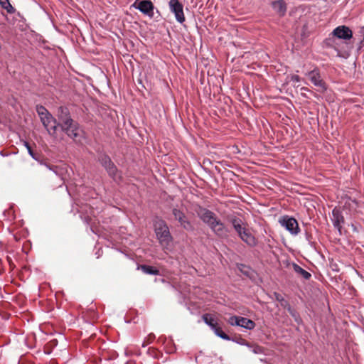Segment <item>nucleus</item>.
Segmentation results:
<instances>
[{"mask_svg":"<svg viewBox=\"0 0 364 364\" xmlns=\"http://www.w3.org/2000/svg\"><path fill=\"white\" fill-rule=\"evenodd\" d=\"M195 211L198 217L205 223L217 236L220 237L227 236L228 233V228L213 212L200 205H197L195 208Z\"/></svg>","mask_w":364,"mask_h":364,"instance_id":"nucleus-1","label":"nucleus"},{"mask_svg":"<svg viewBox=\"0 0 364 364\" xmlns=\"http://www.w3.org/2000/svg\"><path fill=\"white\" fill-rule=\"evenodd\" d=\"M154 231L162 249L166 252L172 249L173 237L171 235L169 228L163 220H158L154 224Z\"/></svg>","mask_w":364,"mask_h":364,"instance_id":"nucleus-2","label":"nucleus"},{"mask_svg":"<svg viewBox=\"0 0 364 364\" xmlns=\"http://www.w3.org/2000/svg\"><path fill=\"white\" fill-rule=\"evenodd\" d=\"M36 112L48 134L55 137L56 135L57 128L58 127L56 119L53 117L48 110L42 105L36 106Z\"/></svg>","mask_w":364,"mask_h":364,"instance_id":"nucleus-3","label":"nucleus"},{"mask_svg":"<svg viewBox=\"0 0 364 364\" xmlns=\"http://www.w3.org/2000/svg\"><path fill=\"white\" fill-rule=\"evenodd\" d=\"M68 137L71 139L76 144H82L85 139V132L80 124L74 119L59 127Z\"/></svg>","mask_w":364,"mask_h":364,"instance_id":"nucleus-4","label":"nucleus"},{"mask_svg":"<svg viewBox=\"0 0 364 364\" xmlns=\"http://www.w3.org/2000/svg\"><path fill=\"white\" fill-rule=\"evenodd\" d=\"M97 161L114 182L119 183L122 181V177L120 171L107 154L105 153L100 154L97 157Z\"/></svg>","mask_w":364,"mask_h":364,"instance_id":"nucleus-5","label":"nucleus"},{"mask_svg":"<svg viewBox=\"0 0 364 364\" xmlns=\"http://www.w3.org/2000/svg\"><path fill=\"white\" fill-rule=\"evenodd\" d=\"M203 320L207 324L215 334L223 340H230V337L223 331L220 327L218 326V323L213 316L209 314L203 315Z\"/></svg>","mask_w":364,"mask_h":364,"instance_id":"nucleus-6","label":"nucleus"},{"mask_svg":"<svg viewBox=\"0 0 364 364\" xmlns=\"http://www.w3.org/2000/svg\"><path fill=\"white\" fill-rule=\"evenodd\" d=\"M132 6L150 18L154 17L155 7L150 0H136Z\"/></svg>","mask_w":364,"mask_h":364,"instance_id":"nucleus-7","label":"nucleus"},{"mask_svg":"<svg viewBox=\"0 0 364 364\" xmlns=\"http://www.w3.org/2000/svg\"><path fill=\"white\" fill-rule=\"evenodd\" d=\"M280 225L291 235H296L300 231L297 220L289 215L282 216L279 220Z\"/></svg>","mask_w":364,"mask_h":364,"instance_id":"nucleus-8","label":"nucleus"},{"mask_svg":"<svg viewBox=\"0 0 364 364\" xmlns=\"http://www.w3.org/2000/svg\"><path fill=\"white\" fill-rule=\"evenodd\" d=\"M168 7L170 11L174 14L176 20L183 23L185 21L183 6L179 0H169Z\"/></svg>","mask_w":364,"mask_h":364,"instance_id":"nucleus-9","label":"nucleus"},{"mask_svg":"<svg viewBox=\"0 0 364 364\" xmlns=\"http://www.w3.org/2000/svg\"><path fill=\"white\" fill-rule=\"evenodd\" d=\"M172 214L174 218L179 223L180 226L184 230L187 231H193L194 230L193 225L182 210L174 208L172 210Z\"/></svg>","mask_w":364,"mask_h":364,"instance_id":"nucleus-10","label":"nucleus"},{"mask_svg":"<svg viewBox=\"0 0 364 364\" xmlns=\"http://www.w3.org/2000/svg\"><path fill=\"white\" fill-rule=\"evenodd\" d=\"M306 75L314 86L318 87V91L323 92L327 90L326 84L321 78L320 71L318 68L309 71Z\"/></svg>","mask_w":364,"mask_h":364,"instance_id":"nucleus-11","label":"nucleus"},{"mask_svg":"<svg viewBox=\"0 0 364 364\" xmlns=\"http://www.w3.org/2000/svg\"><path fill=\"white\" fill-rule=\"evenodd\" d=\"M23 145L26 148L28 154L31 156V158L33 159H34L35 161H38L41 165L45 166L49 170L53 171L56 175H60V172L61 170L58 167H57L55 166H50V164H48L46 162L43 161L41 159L40 155L38 154H36V153L33 152V151L32 150V149H31V146H30L28 142L25 141L23 142Z\"/></svg>","mask_w":364,"mask_h":364,"instance_id":"nucleus-12","label":"nucleus"},{"mask_svg":"<svg viewBox=\"0 0 364 364\" xmlns=\"http://www.w3.org/2000/svg\"><path fill=\"white\" fill-rule=\"evenodd\" d=\"M79 208L77 211L80 213V218L84 220V222L87 224L92 223V216H95V211L92 208L90 205L88 206L87 204L83 205H79Z\"/></svg>","mask_w":364,"mask_h":364,"instance_id":"nucleus-13","label":"nucleus"},{"mask_svg":"<svg viewBox=\"0 0 364 364\" xmlns=\"http://www.w3.org/2000/svg\"><path fill=\"white\" fill-rule=\"evenodd\" d=\"M58 127L65 125L71 122L73 119L71 117L70 110L68 107L60 106L58 109Z\"/></svg>","mask_w":364,"mask_h":364,"instance_id":"nucleus-14","label":"nucleus"},{"mask_svg":"<svg viewBox=\"0 0 364 364\" xmlns=\"http://www.w3.org/2000/svg\"><path fill=\"white\" fill-rule=\"evenodd\" d=\"M332 34L339 39L349 40L353 36L352 31L346 26H339L332 32Z\"/></svg>","mask_w":364,"mask_h":364,"instance_id":"nucleus-15","label":"nucleus"},{"mask_svg":"<svg viewBox=\"0 0 364 364\" xmlns=\"http://www.w3.org/2000/svg\"><path fill=\"white\" fill-rule=\"evenodd\" d=\"M331 221L333 225V227L338 230V231L341 233L342 224L344 223V218L341 213V212L337 209L334 208L332 210V218Z\"/></svg>","mask_w":364,"mask_h":364,"instance_id":"nucleus-16","label":"nucleus"},{"mask_svg":"<svg viewBox=\"0 0 364 364\" xmlns=\"http://www.w3.org/2000/svg\"><path fill=\"white\" fill-rule=\"evenodd\" d=\"M238 236L245 243L251 247H254L257 245V240L255 237L247 229L242 230L241 235Z\"/></svg>","mask_w":364,"mask_h":364,"instance_id":"nucleus-17","label":"nucleus"},{"mask_svg":"<svg viewBox=\"0 0 364 364\" xmlns=\"http://www.w3.org/2000/svg\"><path fill=\"white\" fill-rule=\"evenodd\" d=\"M272 7L281 16H284L287 12V4L284 0H274L272 1Z\"/></svg>","mask_w":364,"mask_h":364,"instance_id":"nucleus-18","label":"nucleus"},{"mask_svg":"<svg viewBox=\"0 0 364 364\" xmlns=\"http://www.w3.org/2000/svg\"><path fill=\"white\" fill-rule=\"evenodd\" d=\"M239 326L247 330H252L255 327V323L251 319L240 316Z\"/></svg>","mask_w":364,"mask_h":364,"instance_id":"nucleus-19","label":"nucleus"},{"mask_svg":"<svg viewBox=\"0 0 364 364\" xmlns=\"http://www.w3.org/2000/svg\"><path fill=\"white\" fill-rule=\"evenodd\" d=\"M292 267L294 271L298 274H300L304 279L306 280H308L311 278V274L307 272L306 270L304 269L302 267H301L299 265H298L296 263L292 264Z\"/></svg>","mask_w":364,"mask_h":364,"instance_id":"nucleus-20","label":"nucleus"},{"mask_svg":"<svg viewBox=\"0 0 364 364\" xmlns=\"http://www.w3.org/2000/svg\"><path fill=\"white\" fill-rule=\"evenodd\" d=\"M141 269L144 273L150 275H157L159 273V271L156 268L150 265H141Z\"/></svg>","mask_w":364,"mask_h":364,"instance_id":"nucleus-21","label":"nucleus"},{"mask_svg":"<svg viewBox=\"0 0 364 364\" xmlns=\"http://www.w3.org/2000/svg\"><path fill=\"white\" fill-rule=\"evenodd\" d=\"M287 305L288 306V312L293 317L295 322L298 324H301L302 319L299 314L294 309H292L289 304H287Z\"/></svg>","mask_w":364,"mask_h":364,"instance_id":"nucleus-22","label":"nucleus"},{"mask_svg":"<svg viewBox=\"0 0 364 364\" xmlns=\"http://www.w3.org/2000/svg\"><path fill=\"white\" fill-rule=\"evenodd\" d=\"M0 6L5 9L9 14H14L16 9L10 4L9 0H0Z\"/></svg>","mask_w":364,"mask_h":364,"instance_id":"nucleus-23","label":"nucleus"},{"mask_svg":"<svg viewBox=\"0 0 364 364\" xmlns=\"http://www.w3.org/2000/svg\"><path fill=\"white\" fill-rule=\"evenodd\" d=\"M164 348L167 353H173L176 350V347L172 339L168 341Z\"/></svg>","mask_w":364,"mask_h":364,"instance_id":"nucleus-24","label":"nucleus"},{"mask_svg":"<svg viewBox=\"0 0 364 364\" xmlns=\"http://www.w3.org/2000/svg\"><path fill=\"white\" fill-rule=\"evenodd\" d=\"M240 316H232L230 317V318L228 319V322L231 326H239V325H240Z\"/></svg>","mask_w":364,"mask_h":364,"instance_id":"nucleus-25","label":"nucleus"},{"mask_svg":"<svg viewBox=\"0 0 364 364\" xmlns=\"http://www.w3.org/2000/svg\"><path fill=\"white\" fill-rule=\"evenodd\" d=\"M230 341L235 342L237 344L241 345V346H249V343H247V341L245 339L240 338H240H231L230 337Z\"/></svg>","mask_w":364,"mask_h":364,"instance_id":"nucleus-26","label":"nucleus"},{"mask_svg":"<svg viewBox=\"0 0 364 364\" xmlns=\"http://www.w3.org/2000/svg\"><path fill=\"white\" fill-rule=\"evenodd\" d=\"M230 223L232 224V227H235L239 225H242V221L240 218H237L235 216L230 218Z\"/></svg>","mask_w":364,"mask_h":364,"instance_id":"nucleus-27","label":"nucleus"},{"mask_svg":"<svg viewBox=\"0 0 364 364\" xmlns=\"http://www.w3.org/2000/svg\"><path fill=\"white\" fill-rule=\"evenodd\" d=\"M233 228L236 231V232L237 233L238 235H241V233L242 232V230H246V228L242 227V225H237V226L234 227Z\"/></svg>","mask_w":364,"mask_h":364,"instance_id":"nucleus-28","label":"nucleus"},{"mask_svg":"<svg viewBox=\"0 0 364 364\" xmlns=\"http://www.w3.org/2000/svg\"><path fill=\"white\" fill-rule=\"evenodd\" d=\"M300 80H301V78L297 75H293L291 76V81H292L293 82H299Z\"/></svg>","mask_w":364,"mask_h":364,"instance_id":"nucleus-29","label":"nucleus"},{"mask_svg":"<svg viewBox=\"0 0 364 364\" xmlns=\"http://www.w3.org/2000/svg\"><path fill=\"white\" fill-rule=\"evenodd\" d=\"M158 342L162 343L163 345L166 346L168 341L165 336H160L158 339Z\"/></svg>","mask_w":364,"mask_h":364,"instance_id":"nucleus-30","label":"nucleus"},{"mask_svg":"<svg viewBox=\"0 0 364 364\" xmlns=\"http://www.w3.org/2000/svg\"><path fill=\"white\" fill-rule=\"evenodd\" d=\"M275 297H276V299L280 302L284 301V299L283 298V296L278 293H275Z\"/></svg>","mask_w":364,"mask_h":364,"instance_id":"nucleus-31","label":"nucleus"},{"mask_svg":"<svg viewBox=\"0 0 364 364\" xmlns=\"http://www.w3.org/2000/svg\"><path fill=\"white\" fill-rule=\"evenodd\" d=\"M287 304H289V303L286 300H284V301L281 302L282 306H283L284 308L287 309V310L288 311V306L287 305Z\"/></svg>","mask_w":364,"mask_h":364,"instance_id":"nucleus-32","label":"nucleus"},{"mask_svg":"<svg viewBox=\"0 0 364 364\" xmlns=\"http://www.w3.org/2000/svg\"><path fill=\"white\" fill-rule=\"evenodd\" d=\"M260 352H261V348L258 346H257L256 348H255L253 349V353L255 354L259 353Z\"/></svg>","mask_w":364,"mask_h":364,"instance_id":"nucleus-33","label":"nucleus"},{"mask_svg":"<svg viewBox=\"0 0 364 364\" xmlns=\"http://www.w3.org/2000/svg\"><path fill=\"white\" fill-rule=\"evenodd\" d=\"M310 237H311V235L306 232V239L308 240V241H310Z\"/></svg>","mask_w":364,"mask_h":364,"instance_id":"nucleus-34","label":"nucleus"},{"mask_svg":"<svg viewBox=\"0 0 364 364\" xmlns=\"http://www.w3.org/2000/svg\"><path fill=\"white\" fill-rule=\"evenodd\" d=\"M149 339L152 340L155 338V336L153 333L149 335Z\"/></svg>","mask_w":364,"mask_h":364,"instance_id":"nucleus-35","label":"nucleus"},{"mask_svg":"<svg viewBox=\"0 0 364 364\" xmlns=\"http://www.w3.org/2000/svg\"><path fill=\"white\" fill-rule=\"evenodd\" d=\"M90 229H91V230H92V232H95V231H94V230L92 229V227L90 228Z\"/></svg>","mask_w":364,"mask_h":364,"instance_id":"nucleus-36","label":"nucleus"}]
</instances>
